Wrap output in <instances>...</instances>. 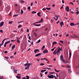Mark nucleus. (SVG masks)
I'll use <instances>...</instances> for the list:
<instances>
[{
    "instance_id": "obj_1",
    "label": "nucleus",
    "mask_w": 79,
    "mask_h": 79,
    "mask_svg": "<svg viewBox=\"0 0 79 79\" xmlns=\"http://www.w3.org/2000/svg\"><path fill=\"white\" fill-rule=\"evenodd\" d=\"M49 75H48V77L49 78V79H53V78H54V76L53 75H51L50 74Z\"/></svg>"
},
{
    "instance_id": "obj_2",
    "label": "nucleus",
    "mask_w": 79,
    "mask_h": 79,
    "mask_svg": "<svg viewBox=\"0 0 79 79\" xmlns=\"http://www.w3.org/2000/svg\"><path fill=\"white\" fill-rule=\"evenodd\" d=\"M45 60L46 61L48 62H47V63H50L49 60H48L47 59L45 58H41L40 60Z\"/></svg>"
},
{
    "instance_id": "obj_3",
    "label": "nucleus",
    "mask_w": 79,
    "mask_h": 79,
    "mask_svg": "<svg viewBox=\"0 0 79 79\" xmlns=\"http://www.w3.org/2000/svg\"><path fill=\"white\" fill-rule=\"evenodd\" d=\"M57 49H58V50L57 53V54L58 55L59 52H60V50H61V48H60V47L58 46L57 47Z\"/></svg>"
},
{
    "instance_id": "obj_4",
    "label": "nucleus",
    "mask_w": 79,
    "mask_h": 79,
    "mask_svg": "<svg viewBox=\"0 0 79 79\" xmlns=\"http://www.w3.org/2000/svg\"><path fill=\"white\" fill-rule=\"evenodd\" d=\"M43 21H44V20L43 19V18H41L40 20V21H39V22H35L34 23H42V22H43Z\"/></svg>"
},
{
    "instance_id": "obj_5",
    "label": "nucleus",
    "mask_w": 79,
    "mask_h": 79,
    "mask_svg": "<svg viewBox=\"0 0 79 79\" xmlns=\"http://www.w3.org/2000/svg\"><path fill=\"white\" fill-rule=\"evenodd\" d=\"M48 51L47 49L44 50L43 52V53H44V54H45V53H48Z\"/></svg>"
},
{
    "instance_id": "obj_6",
    "label": "nucleus",
    "mask_w": 79,
    "mask_h": 79,
    "mask_svg": "<svg viewBox=\"0 0 79 79\" xmlns=\"http://www.w3.org/2000/svg\"><path fill=\"white\" fill-rule=\"evenodd\" d=\"M55 17L57 18L56 19H55V20L57 21V20H58V19L59 18V17H60V16H59V15H55Z\"/></svg>"
},
{
    "instance_id": "obj_7",
    "label": "nucleus",
    "mask_w": 79,
    "mask_h": 79,
    "mask_svg": "<svg viewBox=\"0 0 79 79\" xmlns=\"http://www.w3.org/2000/svg\"><path fill=\"white\" fill-rule=\"evenodd\" d=\"M65 10L67 11H69V7L67 6L65 8Z\"/></svg>"
},
{
    "instance_id": "obj_8",
    "label": "nucleus",
    "mask_w": 79,
    "mask_h": 79,
    "mask_svg": "<svg viewBox=\"0 0 79 79\" xmlns=\"http://www.w3.org/2000/svg\"><path fill=\"white\" fill-rule=\"evenodd\" d=\"M4 24V22H1L0 23V27H2V26H3V25Z\"/></svg>"
},
{
    "instance_id": "obj_9",
    "label": "nucleus",
    "mask_w": 79,
    "mask_h": 79,
    "mask_svg": "<svg viewBox=\"0 0 79 79\" xmlns=\"http://www.w3.org/2000/svg\"><path fill=\"white\" fill-rule=\"evenodd\" d=\"M40 51L38 49H35L34 51V53H37V52H39Z\"/></svg>"
},
{
    "instance_id": "obj_10",
    "label": "nucleus",
    "mask_w": 79,
    "mask_h": 79,
    "mask_svg": "<svg viewBox=\"0 0 79 79\" xmlns=\"http://www.w3.org/2000/svg\"><path fill=\"white\" fill-rule=\"evenodd\" d=\"M61 27H62L64 25V23L63 22H61L60 23Z\"/></svg>"
},
{
    "instance_id": "obj_11",
    "label": "nucleus",
    "mask_w": 79,
    "mask_h": 79,
    "mask_svg": "<svg viewBox=\"0 0 79 79\" xmlns=\"http://www.w3.org/2000/svg\"><path fill=\"white\" fill-rule=\"evenodd\" d=\"M41 55H42V53H39L36 54L35 55V57H37V56H40Z\"/></svg>"
},
{
    "instance_id": "obj_12",
    "label": "nucleus",
    "mask_w": 79,
    "mask_h": 79,
    "mask_svg": "<svg viewBox=\"0 0 79 79\" xmlns=\"http://www.w3.org/2000/svg\"><path fill=\"white\" fill-rule=\"evenodd\" d=\"M70 26H76V24H74V23H71L70 24Z\"/></svg>"
},
{
    "instance_id": "obj_13",
    "label": "nucleus",
    "mask_w": 79,
    "mask_h": 79,
    "mask_svg": "<svg viewBox=\"0 0 79 79\" xmlns=\"http://www.w3.org/2000/svg\"><path fill=\"white\" fill-rule=\"evenodd\" d=\"M58 49H56L53 52V54L54 55H56V53H57V52H56V51H57Z\"/></svg>"
},
{
    "instance_id": "obj_14",
    "label": "nucleus",
    "mask_w": 79,
    "mask_h": 79,
    "mask_svg": "<svg viewBox=\"0 0 79 79\" xmlns=\"http://www.w3.org/2000/svg\"><path fill=\"white\" fill-rule=\"evenodd\" d=\"M14 71L15 73L16 74L17 73V72L18 71V70H16L15 68H13Z\"/></svg>"
},
{
    "instance_id": "obj_15",
    "label": "nucleus",
    "mask_w": 79,
    "mask_h": 79,
    "mask_svg": "<svg viewBox=\"0 0 79 79\" xmlns=\"http://www.w3.org/2000/svg\"><path fill=\"white\" fill-rule=\"evenodd\" d=\"M40 14V12H39L37 13V15L39 17H41V14Z\"/></svg>"
},
{
    "instance_id": "obj_16",
    "label": "nucleus",
    "mask_w": 79,
    "mask_h": 79,
    "mask_svg": "<svg viewBox=\"0 0 79 79\" xmlns=\"http://www.w3.org/2000/svg\"><path fill=\"white\" fill-rule=\"evenodd\" d=\"M60 60L62 61H63L64 63H65V60H64L63 58H60Z\"/></svg>"
},
{
    "instance_id": "obj_17",
    "label": "nucleus",
    "mask_w": 79,
    "mask_h": 79,
    "mask_svg": "<svg viewBox=\"0 0 79 79\" xmlns=\"http://www.w3.org/2000/svg\"><path fill=\"white\" fill-rule=\"evenodd\" d=\"M29 67H30V65L28 66L27 67L25 68V69H29Z\"/></svg>"
},
{
    "instance_id": "obj_18",
    "label": "nucleus",
    "mask_w": 79,
    "mask_h": 79,
    "mask_svg": "<svg viewBox=\"0 0 79 79\" xmlns=\"http://www.w3.org/2000/svg\"><path fill=\"white\" fill-rule=\"evenodd\" d=\"M28 64V61H27V63L24 64V66H27V64Z\"/></svg>"
},
{
    "instance_id": "obj_19",
    "label": "nucleus",
    "mask_w": 79,
    "mask_h": 79,
    "mask_svg": "<svg viewBox=\"0 0 79 79\" xmlns=\"http://www.w3.org/2000/svg\"><path fill=\"white\" fill-rule=\"evenodd\" d=\"M46 71H47V70H41V73H44V72Z\"/></svg>"
},
{
    "instance_id": "obj_20",
    "label": "nucleus",
    "mask_w": 79,
    "mask_h": 79,
    "mask_svg": "<svg viewBox=\"0 0 79 79\" xmlns=\"http://www.w3.org/2000/svg\"><path fill=\"white\" fill-rule=\"evenodd\" d=\"M20 3H24V1L23 0H21L20 1Z\"/></svg>"
},
{
    "instance_id": "obj_21",
    "label": "nucleus",
    "mask_w": 79,
    "mask_h": 79,
    "mask_svg": "<svg viewBox=\"0 0 79 79\" xmlns=\"http://www.w3.org/2000/svg\"><path fill=\"white\" fill-rule=\"evenodd\" d=\"M69 58H70L71 57V55H72L71 52H69Z\"/></svg>"
},
{
    "instance_id": "obj_22",
    "label": "nucleus",
    "mask_w": 79,
    "mask_h": 79,
    "mask_svg": "<svg viewBox=\"0 0 79 79\" xmlns=\"http://www.w3.org/2000/svg\"><path fill=\"white\" fill-rule=\"evenodd\" d=\"M57 44V43H56V41H54L53 43V45H55V44Z\"/></svg>"
},
{
    "instance_id": "obj_23",
    "label": "nucleus",
    "mask_w": 79,
    "mask_h": 79,
    "mask_svg": "<svg viewBox=\"0 0 79 79\" xmlns=\"http://www.w3.org/2000/svg\"><path fill=\"white\" fill-rule=\"evenodd\" d=\"M41 40H39L37 42H36V44H39V43H40V41Z\"/></svg>"
},
{
    "instance_id": "obj_24",
    "label": "nucleus",
    "mask_w": 79,
    "mask_h": 79,
    "mask_svg": "<svg viewBox=\"0 0 79 79\" xmlns=\"http://www.w3.org/2000/svg\"><path fill=\"white\" fill-rule=\"evenodd\" d=\"M5 43L6 44H9V43H10V41H7Z\"/></svg>"
},
{
    "instance_id": "obj_25",
    "label": "nucleus",
    "mask_w": 79,
    "mask_h": 79,
    "mask_svg": "<svg viewBox=\"0 0 79 79\" xmlns=\"http://www.w3.org/2000/svg\"><path fill=\"white\" fill-rule=\"evenodd\" d=\"M34 35L36 37H37V33H35V32L34 33Z\"/></svg>"
},
{
    "instance_id": "obj_26",
    "label": "nucleus",
    "mask_w": 79,
    "mask_h": 79,
    "mask_svg": "<svg viewBox=\"0 0 79 79\" xmlns=\"http://www.w3.org/2000/svg\"><path fill=\"white\" fill-rule=\"evenodd\" d=\"M45 46H44L41 49V50H44V48H45Z\"/></svg>"
},
{
    "instance_id": "obj_27",
    "label": "nucleus",
    "mask_w": 79,
    "mask_h": 79,
    "mask_svg": "<svg viewBox=\"0 0 79 79\" xmlns=\"http://www.w3.org/2000/svg\"><path fill=\"white\" fill-rule=\"evenodd\" d=\"M16 77L17 78V79H21V77H19L18 76H16Z\"/></svg>"
},
{
    "instance_id": "obj_28",
    "label": "nucleus",
    "mask_w": 79,
    "mask_h": 79,
    "mask_svg": "<svg viewBox=\"0 0 79 79\" xmlns=\"http://www.w3.org/2000/svg\"><path fill=\"white\" fill-rule=\"evenodd\" d=\"M32 14H35V13H36V12L34 11H33L32 12Z\"/></svg>"
},
{
    "instance_id": "obj_29",
    "label": "nucleus",
    "mask_w": 79,
    "mask_h": 79,
    "mask_svg": "<svg viewBox=\"0 0 79 79\" xmlns=\"http://www.w3.org/2000/svg\"><path fill=\"white\" fill-rule=\"evenodd\" d=\"M19 15V14H17V15H13L14 17H16L17 16H18Z\"/></svg>"
},
{
    "instance_id": "obj_30",
    "label": "nucleus",
    "mask_w": 79,
    "mask_h": 79,
    "mask_svg": "<svg viewBox=\"0 0 79 79\" xmlns=\"http://www.w3.org/2000/svg\"><path fill=\"white\" fill-rule=\"evenodd\" d=\"M13 23V21H11L9 22V24H11Z\"/></svg>"
},
{
    "instance_id": "obj_31",
    "label": "nucleus",
    "mask_w": 79,
    "mask_h": 79,
    "mask_svg": "<svg viewBox=\"0 0 79 79\" xmlns=\"http://www.w3.org/2000/svg\"><path fill=\"white\" fill-rule=\"evenodd\" d=\"M50 74H55V72H50L49 73Z\"/></svg>"
},
{
    "instance_id": "obj_32",
    "label": "nucleus",
    "mask_w": 79,
    "mask_h": 79,
    "mask_svg": "<svg viewBox=\"0 0 79 79\" xmlns=\"http://www.w3.org/2000/svg\"><path fill=\"white\" fill-rule=\"evenodd\" d=\"M15 47V45H14L12 47V49H13Z\"/></svg>"
},
{
    "instance_id": "obj_33",
    "label": "nucleus",
    "mask_w": 79,
    "mask_h": 79,
    "mask_svg": "<svg viewBox=\"0 0 79 79\" xmlns=\"http://www.w3.org/2000/svg\"><path fill=\"white\" fill-rule=\"evenodd\" d=\"M21 27H22V26L21 25H19V26L18 27V28H19Z\"/></svg>"
},
{
    "instance_id": "obj_34",
    "label": "nucleus",
    "mask_w": 79,
    "mask_h": 79,
    "mask_svg": "<svg viewBox=\"0 0 79 79\" xmlns=\"http://www.w3.org/2000/svg\"><path fill=\"white\" fill-rule=\"evenodd\" d=\"M46 9H47V10H50L51 9V8L50 7L49 8L46 7Z\"/></svg>"
},
{
    "instance_id": "obj_35",
    "label": "nucleus",
    "mask_w": 79,
    "mask_h": 79,
    "mask_svg": "<svg viewBox=\"0 0 79 79\" xmlns=\"http://www.w3.org/2000/svg\"><path fill=\"white\" fill-rule=\"evenodd\" d=\"M45 64L43 63H41L40 64V65H41V66H44V65Z\"/></svg>"
},
{
    "instance_id": "obj_36",
    "label": "nucleus",
    "mask_w": 79,
    "mask_h": 79,
    "mask_svg": "<svg viewBox=\"0 0 79 79\" xmlns=\"http://www.w3.org/2000/svg\"><path fill=\"white\" fill-rule=\"evenodd\" d=\"M26 77H27V79H29V76H27Z\"/></svg>"
},
{
    "instance_id": "obj_37",
    "label": "nucleus",
    "mask_w": 79,
    "mask_h": 79,
    "mask_svg": "<svg viewBox=\"0 0 79 79\" xmlns=\"http://www.w3.org/2000/svg\"><path fill=\"white\" fill-rule=\"evenodd\" d=\"M5 39H4L2 41V44H3L4 43V41H5Z\"/></svg>"
},
{
    "instance_id": "obj_38",
    "label": "nucleus",
    "mask_w": 79,
    "mask_h": 79,
    "mask_svg": "<svg viewBox=\"0 0 79 79\" xmlns=\"http://www.w3.org/2000/svg\"><path fill=\"white\" fill-rule=\"evenodd\" d=\"M3 79V77L0 76V79Z\"/></svg>"
},
{
    "instance_id": "obj_39",
    "label": "nucleus",
    "mask_w": 79,
    "mask_h": 79,
    "mask_svg": "<svg viewBox=\"0 0 79 79\" xmlns=\"http://www.w3.org/2000/svg\"><path fill=\"white\" fill-rule=\"evenodd\" d=\"M23 13H24V12H23V10H21V14H23Z\"/></svg>"
},
{
    "instance_id": "obj_40",
    "label": "nucleus",
    "mask_w": 79,
    "mask_h": 79,
    "mask_svg": "<svg viewBox=\"0 0 79 79\" xmlns=\"http://www.w3.org/2000/svg\"><path fill=\"white\" fill-rule=\"evenodd\" d=\"M67 67L68 68H71V66H70V65H67Z\"/></svg>"
},
{
    "instance_id": "obj_41",
    "label": "nucleus",
    "mask_w": 79,
    "mask_h": 79,
    "mask_svg": "<svg viewBox=\"0 0 79 79\" xmlns=\"http://www.w3.org/2000/svg\"><path fill=\"white\" fill-rule=\"evenodd\" d=\"M40 77H42V76H43V74H42V73H40Z\"/></svg>"
},
{
    "instance_id": "obj_42",
    "label": "nucleus",
    "mask_w": 79,
    "mask_h": 79,
    "mask_svg": "<svg viewBox=\"0 0 79 79\" xmlns=\"http://www.w3.org/2000/svg\"><path fill=\"white\" fill-rule=\"evenodd\" d=\"M23 30L22 29H21L20 30V33H23Z\"/></svg>"
},
{
    "instance_id": "obj_43",
    "label": "nucleus",
    "mask_w": 79,
    "mask_h": 79,
    "mask_svg": "<svg viewBox=\"0 0 79 79\" xmlns=\"http://www.w3.org/2000/svg\"><path fill=\"white\" fill-rule=\"evenodd\" d=\"M11 42H14L15 41V40H11Z\"/></svg>"
},
{
    "instance_id": "obj_44",
    "label": "nucleus",
    "mask_w": 79,
    "mask_h": 79,
    "mask_svg": "<svg viewBox=\"0 0 79 79\" xmlns=\"http://www.w3.org/2000/svg\"><path fill=\"white\" fill-rule=\"evenodd\" d=\"M3 53H4L6 54L7 53V51H6L5 52L4 51H3Z\"/></svg>"
},
{
    "instance_id": "obj_45",
    "label": "nucleus",
    "mask_w": 79,
    "mask_h": 79,
    "mask_svg": "<svg viewBox=\"0 0 79 79\" xmlns=\"http://www.w3.org/2000/svg\"><path fill=\"white\" fill-rule=\"evenodd\" d=\"M60 66H61V67H62L63 68H64V67L65 66L63 65H61Z\"/></svg>"
},
{
    "instance_id": "obj_46",
    "label": "nucleus",
    "mask_w": 79,
    "mask_h": 79,
    "mask_svg": "<svg viewBox=\"0 0 79 79\" xmlns=\"http://www.w3.org/2000/svg\"><path fill=\"white\" fill-rule=\"evenodd\" d=\"M4 58L6 59H8V58H9L8 57H6V56H5Z\"/></svg>"
},
{
    "instance_id": "obj_47",
    "label": "nucleus",
    "mask_w": 79,
    "mask_h": 79,
    "mask_svg": "<svg viewBox=\"0 0 79 79\" xmlns=\"http://www.w3.org/2000/svg\"><path fill=\"white\" fill-rule=\"evenodd\" d=\"M6 43H5V44H4V47H6Z\"/></svg>"
},
{
    "instance_id": "obj_48",
    "label": "nucleus",
    "mask_w": 79,
    "mask_h": 79,
    "mask_svg": "<svg viewBox=\"0 0 79 79\" xmlns=\"http://www.w3.org/2000/svg\"><path fill=\"white\" fill-rule=\"evenodd\" d=\"M79 11H77L76 12V14H77V15H79Z\"/></svg>"
},
{
    "instance_id": "obj_49",
    "label": "nucleus",
    "mask_w": 79,
    "mask_h": 79,
    "mask_svg": "<svg viewBox=\"0 0 79 79\" xmlns=\"http://www.w3.org/2000/svg\"><path fill=\"white\" fill-rule=\"evenodd\" d=\"M17 42L19 43V44L20 43V41L19 40H18L17 41Z\"/></svg>"
},
{
    "instance_id": "obj_50",
    "label": "nucleus",
    "mask_w": 79,
    "mask_h": 79,
    "mask_svg": "<svg viewBox=\"0 0 79 79\" xmlns=\"http://www.w3.org/2000/svg\"><path fill=\"white\" fill-rule=\"evenodd\" d=\"M30 65H31L30 63H28L27 64V66H30Z\"/></svg>"
},
{
    "instance_id": "obj_51",
    "label": "nucleus",
    "mask_w": 79,
    "mask_h": 79,
    "mask_svg": "<svg viewBox=\"0 0 79 79\" xmlns=\"http://www.w3.org/2000/svg\"><path fill=\"white\" fill-rule=\"evenodd\" d=\"M0 32H1V33H3V30H0Z\"/></svg>"
},
{
    "instance_id": "obj_52",
    "label": "nucleus",
    "mask_w": 79,
    "mask_h": 79,
    "mask_svg": "<svg viewBox=\"0 0 79 79\" xmlns=\"http://www.w3.org/2000/svg\"><path fill=\"white\" fill-rule=\"evenodd\" d=\"M28 10H31V7L29 6L28 7Z\"/></svg>"
},
{
    "instance_id": "obj_53",
    "label": "nucleus",
    "mask_w": 79,
    "mask_h": 79,
    "mask_svg": "<svg viewBox=\"0 0 79 79\" xmlns=\"http://www.w3.org/2000/svg\"><path fill=\"white\" fill-rule=\"evenodd\" d=\"M48 67H53V66L51 65H48Z\"/></svg>"
},
{
    "instance_id": "obj_54",
    "label": "nucleus",
    "mask_w": 79,
    "mask_h": 79,
    "mask_svg": "<svg viewBox=\"0 0 79 79\" xmlns=\"http://www.w3.org/2000/svg\"><path fill=\"white\" fill-rule=\"evenodd\" d=\"M66 36V37H68V36H69V34H67Z\"/></svg>"
},
{
    "instance_id": "obj_55",
    "label": "nucleus",
    "mask_w": 79,
    "mask_h": 79,
    "mask_svg": "<svg viewBox=\"0 0 79 79\" xmlns=\"http://www.w3.org/2000/svg\"><path fill=\"white\" fill-rule=\"evenodd\" d=\"M70 4H71V5H74V4H73V2H70Z\"/></svg>"
},
{
    "instance_id": "obj_56",
    "label": "nucleus",
    "mask_w": 79,
    "mask_h": 79,
    "mask_svg": "<svg viewBox=\"0 0 79 79\" xmlns=\"http://www.w3.org/2000/svg\"><path fill=\"white\" fill-rule=\"evenodd\" d=\"M42 10H44V11H45V10H46V9L44 8L42 9Z\"/></svg>"
},
{
    "instance_id": "obj_57",
    "label": "nucleus",
    "mask_w": 79,
    "mask_h": 79,
    "mask_svg": "<svg viewBox=\"0 0 79 79\" xmlns=\"http://www.w3.org/2000/svg\"><path fill=\"white\" fill-rule=\"evenodd\" d=\"M60 42L61 43H63V41H60Z\"/></svg>"
},
{
    "instance_id": "obj_58",
    "label": "nucleus",
    "mask_w": 79,
    "mask_h": 79,
    "mask_svg": "<svg viewBox=\"0 0 79 79\" xmlns=\"http://www.w3.org/2000/svg\"><path fill=\"white\" fill-rule=\"evenodd\" d=\"M47 73H48V72L47 71H46V72L45 73V74H47Z\"/></svg>"
},
{
    "instance_id": "obj_59",
    "label": "nucleus",
    "mask_w": 79,
    "mask_h": 79,
    "mask_svg": "<svg viewBox=\"0 0 79 79\" xmlns=\"http://www.w3.org/2000/svg\"><path fill=\"white\" fill-rule=\"evenodd\" d=\"M60 58H63V55H62L61 56Z\"/></svg>"
},
{
    "instance_id": "obj_60",
    "label": "nucleus",
    "mask_w": 79,
    "mask_h": 79,
    "mask_svg": "<svg viewBox=\"0 0 79 79\" xmlns=\"http://www.w3.org/2000/svg\"><path fill=\"white\" fill-rule=\"evenodd\" d=\"M10 39V38L9 37V38H7L6 39H5V40H7L8 39Z\"/></svg>"
},
{
    "instance_id": "obj_61",
    "label": "nucleus",
    "mask_w": 79,
    "mask_h": 79,
    "mask_svg": "<svg viewBox=\"0 0 79 79\" xmlns=\"http://www.w3.org/2000/svg\"><path fill=\"white\" fill-rule=\"evenodd\" d=\"M62 3H64V0H62Z\"/></svg>"
},
{
    "instance_id": "obj_62",
    "label": "nucleus",
    "mask_w": 79,
    "mask_h": 79,
    "mask_svg": "<svg viewBox=\"0 0 79 79\" xmlns=\"http://www.w3.org/2000/svg\"><path fill=\"white\" fill-rule=\"evenodd\" d=\"M40 25H41V24H40L39 25H36V26H40Z\"/></svg>"
},
{
    "instance_id": "obj_63",
    "label": "nucleus",
    "mask_w": 79,
    "mask_h": 79,
    "mask_svg": "<svg viewBox=\"0 0 79 79\" xmlns=\"http://www.w3.org/2000/svg\"><path fill=\"white\" fill-rule=\"evenodd\" d=\"M31 5L32 6V5H33V3H31Z\"/></svg>"
},
{
    "instance_id": "obj_64",
    "label": "nucleus",
    "mask_w": 79,
    "mask_h": 79,
    "mask_svg": "<svg viewBox=\"0 0 79 79\" xmlns=\"http://www.w3.org/2000/svg\"><path fill=\"white\" fill-rule=\"evenodd\" d=\"M22 79H26V78L25 77H23L22 78Z\"/></svg>"
}]
</instances>
